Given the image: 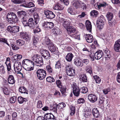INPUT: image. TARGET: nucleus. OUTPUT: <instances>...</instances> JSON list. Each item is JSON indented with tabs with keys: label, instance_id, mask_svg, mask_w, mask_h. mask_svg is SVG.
<instances>
[{
	"label": "nucleus",
	"instance_id": "1",
	"mask_svg": "<svg viewBox=\"0 0 120 120\" xmlns=\"http://www.w3.org/2000/svg\"><path fill=\"white\" fill-rule=\"evenodd\" d=\"M6 20L8 23L10 25L17 23L19 21V19L16 14L13 12H10L7 14Z\"/></svg>",
	"mask_w": 120,
	"mask_h": 120
},
{
	"label": "nucleus",
	"instance_id": "2",
	"mask_svg": "<svg viewBox=\"0 0 120 120\" xmlns=\"http://www.w3.org/2000/svg\"><path fill=\"white\" fill-rule=\"evenodd\" d=\"M22 64L23 68L26 70L30 71L33 70L34 64L30 60H24L22 61Z\"/></svg>",
	"mask_w": 120,
	"mask_h": 120
},
{
	"label": "nucleus",
	"instance_id": "3",
	"mask_svg": "<svg viewBox=\"0 0 120 120\" xmlns=\"http://www.w3.org/2000/svg\"><path fill=\"white\" fill-rule=\"evenodd\" d=\"M22 64L23 68L26 70L30 71L33 70L34 64L30 60H24L22 61Z\"/></svg>",
	"mask_w": 120,
	"mask_h": 120
},
{
	"label": "nucleus",
	"instance_id": "4",
	"mask_svg": "<svg viewBox=\"0 0 120 120\" xmlns=\"http://www.w3.org/2000/svg\"><path fill=\"white\" fill-rule=\"evenodd\" d=\"M34 64L37 66H41L43 64V59L42 57L38 54L35 55L33 56L32 58Z\"/></svg>",
	"mask_w": 120,
	"mask_h": 120
},
{
	"label": "nucleus",
	"instance_id": "5",
	"mask_svg": "<svg viewBox=\"0 0 120 120\" xmlns=\"http://www.w3.org/2000/svg\"><path fill=\"white\" fill-rule=\"evenodd\" d=\"M105 24V19L104 16L102 15L98 17L97 21V27L99 29H102L104 27Z\"/></svg>",
	"mask_w": 120,
	"mask_h": 120
},
{
	"label": "nucleus",
	"instance_id": "6",
	"mask_svg": "<svg viewBox=\"0 0 120 120\" xmlns=\"http://www.w3.org/2000/svg\"><path fill=\"white\" fill-rule=\"evenodd\" d=\"M36 74L38 78L41 80L44 79L46 75V71L42 69H38L37 71Z\"/></svg>",
	"mask_w": 120,
	"mask_h": 120
},
{
	"label": "nucleus",
	"instance_id": "7",
	"mask_svg": "<svg viewBox=\"0 0 120 120\" xmlns=\"http://www.w3.org/2000/svg\"><path fill=\"white\" fill-rule=\"evenodd\" d=\"M65 70L67 75L70 76H72L75 75V70L71 68L70 65H66Z\"/></svg>",
	"mask_w": 120,
	"mask_h": 120
},
{
	"label": "nucleus",
	"instance_id": "8",
	"mask_svg": "<svg viewBox=\"0 0 120 120\" xmlns=\"http://www.w3.org/2000/svg\"><path fill=\"white\" fill-rule=\"evenodd\" d=\"M40 52L42 56L46 59H50V55L49 52L46 49H42L40 50Z\"/></svg>",
	"mask_w": 120,
	"mask_h": 120
},
{
	"label": "nucleus",
	"instance_id": "9",
	"mask_svg": "<svg viewBox=\"0 0 120 120\" xmlns=\"http://www.w3.org/2000/svg\"><path fill=\"white\" fill-rule=\"evenodd\" d=\"M19 26H15L11 27L9 26H8L7 30L11 33H15L19 31Z\"/></svg>",
	"mask_w": 120,
	"mask_h": 120
},
{
	"label": "nucleus",
	"instance_id": "10",
	"mask_svg": "<svg viewBox=\"0 0 120 120\" xmlns=\"http://www.w3.org/2000/svg\"><path fill=\"white\" fill-rule=\"evenodd\" d=\"M44 14L47 18L52 19L55 18V15L53 12L48 10H45L44 12Z\"/></svg>",
	"mask_w": 120,
	"mask_h": 120
},
{
	"label": "nucleus",
	"instance_id": "11",
	"mask_svg": "<svg viewBox=\"0 0 120 120\" xmlns=\"http://www.w3.org/2000/svg\"><path fill=\"white\" fill-rule=\"evenodd\" d=\"M61 20V22L63 26L66 29L70 26V25L71 22V19H62Z\"/></svg>",
	"mask_w": 120,
	"mask_h": 120
},
{
	"label": "nucleus",
	"instance_id": "12",
	"mask_svg": "<svg viewBox=\"0 0 120 120\" xmlns=\"http://www.w3.org/2000/svg\"><path fill=\"white\" fill-rule=\"evenodd\" d=\"M14 70L15 72H19L22 69L21 63L18 61H15L14 63Z\"/></svg>",
	"mask_w": 120,
	"mask_h": 120
},
{
	"label": "nucleus",
	"instance_id": "13",
	"mask_svg": "<svg viewBox=\"0 0 120 120\" xmlns=\"http://www.w3.org/2000/svg\"><path fill=\"white\" fill-rule=\"evenodd\" d=\"M88 98L90 101L92 103H95L97 100L98 97L95 94H92L88 95Z\"/></svg>",
	"mask_w": 120,
	"mask_h": 120
},
{
	"label": "nucleus",
	"instance_id": "14",
	"mask_svg": "<svg viewBox=\"0 0 120 120\" xmlns=\"http://www.w3.org/2000/svg\"><path fill=\"white\" fill-rule=\"evenodd\" d=\"M42 26L45 28H47L48 29H51L53 27L54 24L52 22L44 21L43 23Z\"/></svg>",
	"mask_w": 120,
	"mask_h": 120
},
{
	"label": "nucleus",
	"instance_id": "15",
	"mask_svg": "<svg viewBox=\"0 0 120 120\" xmlns=\"http://www.w3.org/2000/svg\"><path fill=\"white\" fill-rule=\"evenodd\" d=\"M20 36L21 38H22L26 41H28L30 39V37L26 32H20Z\"/></svg>",
	"mask_w": 120,
	"mask_h": 120
},
{
	"label": "nucleus",
	"instance_id": "16",
	"mask_svg": "<svg viewBox=\"0 0 120 120\" xmlns=\"http://www.w3.org/2000/svg\"><path fill=\"white\" fill-rule=\"evenodd\" d=\"M82 4H83V2L80 0H74L72 2V5L74 6L76 9L79 8Z\"/></svg>",
	"mask_w": 120,
	"mask_h": 120
},
{
	"label": "nucleus",
	"instance_id": "17",
	"mask_svg": "<svg viewBox=\"0 0 120 120\" xmlns=\"http://www.w3.org/2000/svg\"><path fill=\"white\" fill-rule=\"evenodd\" d=\"M34 21L32 18H30L28 20L27 26L29 27L30 28L33 29L35 27Z\"/></svg>",
	"mask_w": 120,
	"mask_h": 120
},
{
	"label": "nucleus",
	"instance_id": "18",
	"mask_svg": "<svg viewBox=\"0 0 120 120\" xmlns=\"http://www.w3.org/2000/svg\"><path fill=\"white\" fill-rule=\"evenodd\" d=\"M104 54L101 50H99L96 52L94 54V57L96 59H100L103 56Z\"/></svg>",
	"mask_w": 120,
	"mask_h": 120
},
{
	"label": "nucleus",
	"instance_id": "19",
	"mask_svg": "<svg viewBox=\"0 0 120 120\" xmlns=\"http://www.w3.org/2000/svg\"><path fill=\"white\" fill-rule=\"evenodd\" d=\"M114 48L115 51L120 52V39L115 42Z\"/></svg>",
	"mask_w": 120,
	"mask_h": 120
},
{
	"label": "nucleus",
	"instance_id": "20",
	"mask_svg": "<svg viewBox=\"0 0 120 120\" xmlns=\"http://www.w3.org/2000/svg\"><path fill=\"white\" fill-rule=\"evenodd\" d=\"M73 92L75 95L78 96L80 93V89L77 87V86H73Z\"/></svg>",
	"mask_w": 120,
	"mask_h": 120
},
{
	"label": "nucleus",
	"instance_id": "21",
	"mask_svg": "<svg viewBox=\"0 0 120 120\" xmlns=\"http://www.w3.org/2000/svg\"><path fill=\"white\" fill-rule=\"evenodd\" d=\"M45 117L46 119V120H55V117L51 113L46 114Z\"/></svg>",
	"mask_w": 120,
	"mask_h": 120
},
{
	"label": "nucleus",
	"instance_id": "22",
	"mask_svg": "<svg viewBox=\"0 0 120 120\" xmlns=\"http://www.w3.org/2000/svg\"><path fill=\"white\" fill-rule=\"evenodd\" d=\"M79 80L81 82H86L87 81V79L85 74H82L79 76Z\"/></svg>",
	"mask_w": 120,
	"mask_h": 120
},
{
	"label": "nucleus",
	"instance_id": "23",
	"mask_svg": "<svg viewBox=\"0 0 120 120\" xmlns=\"http://www.w3.org/2000/svg\"><path fill=\"white\" fill-rule=\"evenodd\" d=\"M85 26L87 30L90 32L91 31L92 25L91 22L88 20L86 21L85 23Z\"/></svg>",
	"mask_w": 120,
	"mask_h": 120
},
{
	"label": "nucleus",
	"instance_id": "24",
	"mask_svg": "<svg viewBox=\"0 0 120 120\" xmlns=\"http://www.w3.org/2000/svg\"><path fill=\"white\" fill-rule=\"evenodd\" d=\"M64 6L63 5L58 3H57L55 5L54 7V10H63L64 8Z\"/></svg>",
	"mask_w": 120,
	"mask_h": 120
},
{
	"label": "nucleus",
	"instance_id": "25",
	"mask_svg": "<svg viewBox=\"0 0 120 120\" xmlns=\"http://www.w3.org/2000/svg\"><path fill=\"white\" fill-rule=\"evenodd\" d=\"M110 52V51L109 50H105L104 51L103 56H105V58H106V59L109 60L111 57Z\"/></svg>",
	"mask_w": 120,
	"mask_h": 120
},
{
	"label": "nucleus",
	"instance_id": "26",
	"mask_svg": "<svg viewBox=\"0 0 120 120\" xmlns=\"http://www.w3.org/2000/svg\"><path fill=\"white\" fill-rule=\"evenodd\" d=\"M85 38L86 41L88 43H91L93 40V37L90 34H86Z\"/></svg>",
	"mask_w": 120,
	"mask_h": 120
},
{
	"label": "nucleus",
	"instance_id": "27",
	"mask_svg": "<svg viewBox=\"0 0 120 120\" xmlns=\"http://www.w3.org/2000/svg\"><path fill=\"white\" fill-rule=\"evenodd\" d=\"M8 82L10 84H13L15 82V80L13 75H9L8 78Z\"/></svg>",
	"mask_w": 120,
	"mask_h": 120
},
{
	"label": "nucleus",
	"instance_id": "28",
	"mask_svg": "<svg viewBox=\"0 0 120 120\" xmlns=\"http://www.w3.org/2000/svg\"><path fill=\"white\" fill-rule=\"evenodd\" d=\"M73 56H74L71 53H69L66 56V59L68 61L71 62L72 61Z\"/></svg>",
	"mask_w": 120,
	"mask_h": 120
},
{
	"label": "nucleus",
	"instance_id": "29",
	"mask_svg": "<svg viewBox=\"0 0 120 120\" xmlns=\"http://www.w3.org/2000/svg\"><path fill=\"white\" fill-rule=\"evenodd\" d=\"M66 105L65 104L64 102H61L59 103L57 105H56V107H54L53 108V109L54 108L55 110V111H56L57 110V107H58V108L59 109H62L65 107Z\"/></svg>",
	"mask_w": 120,
	"mask_h": 120
},
{
	"label": "nucleus",
	"instance_id": "30",
	"mask_svg": "<svg viewBox=\"0 0 120 120\" xmlns=\"http://www.w3.org/2000/svg\"><path fill=\"white\" fill-rule=\"evenodd\" d=\"M48 48L49 50L51 52H54L55 51L56 49L53 43H51L48 46Z\"/></svg>",
	"mask_w": 120,
	"mask_h": 120
},
{
	"label": "nucleus",
	"instance_id": "31",
	"mask_svg": "<svg viewBox=\"0 0 120 120\" xmlns=\"http://www.w3.org/2000/svg\"><path fill=\"white\" fill-rule=\"evenodd\" d=\"M74 64L76 65L79 67H82L83 65L81 61L77 59L75 60Z\"/></svg>",
	"mask_w": 120,
	"mask_h": 120
},
{
	"label": "nucleus",
	"instance_id": "32",
	"mask_svg": "<svg viewBox=\"0 0 120 120\" xmlns=\"http://www.w3.org/2000/svg\"><path fill=\"white\" fill-rule=\"evenodd\" d=\"M66 29L68 32V33H73L75 31V29L74 27L70 26Z\"/></svg>",
	"mask_w": 120,
	"mask_h": 120
},
{
	"label": "nucleus",
	"instance_id": "33",
	"mask_svg": "<svg viewBox=\"0 0 120 120\" xmlns=\"http://www.w3.org/2000/svg\"><path fill=\"white\" fill-rule=\"evenodd\" d=\"M34 18L36 24H37L39 22V17L38 14L36 13H35L34 15Z\"/></svg>",
	"mask_w": 120,
	"mask_h": 120
},
{
	"label": "nucleus",
	"instance_id": "34",
	"mask_svg": "<svg viewBox=\"0 0 120 120\" xmlns=\"http://www.w3.org/2000/svg\"><path fill=\"white\" fill-rule=\"evenodd\" d=\"M52 32L55 35H58L60 32L59 29L57 27L53 28L52 30Z\"/></svg>",
	"mask_w": 120,
	"mask_h": 120
},
{
	"label": "nucleus",
	"instance_id": "35",
	"mask_svg": "<svg viewBox=\"0 0 120 120\" xmlns=\"http://www.w3.org/2000/svg\"><path fill=\"white\" fill-rule=\"evenodd\" d=\"M92 113L94 117H97L99 115V112L96 108L92 110Z\"/></svg>",
	"mask_w": 120,
	"mask_h": 120
},
{
	"label": "nucleus",
	"instance_id": "36",
	"mask_svg": "<svg viewBox=\"0 0 120 120\" xmlns=\"http://www.w3.org/2000/svg\"><path fill=\"white\" fill-rule=\"evenodd\" d=\"M19 92L21 93L28 94L27 91L26 89L24 87H21L19 88Z\"/></svg>",
	"mask_w": 120,
	"mask_h": 120
},
{
	"label": "nucleus",
	"instance_id": "37",
	"mask_svg": "<svg viewBox=\"0 0 120 120\" xmlns=\"http://www.w3.org/2000/svg\"><path fill=\"white\" fill-rule=\"evenodd\" d=\"M17 12L18 14V16L19 17H22V18L24 17V16L26 14V12L23 11H18Z\"/></svg>",
	"mask_w": 120,
	"mask_h": 120
},
{
	"label": "nucleus",
	"instance_id": "38",
	"mask_svg": "<svg viewBox=\"0 0 120 120\" xmlns=\"http://www.w3.org/2000/svg\"><path fill=\"white\" fill-rule=\"evenodd\" d=\"M19 102L20 104L22 103L24 101L26 102L27 101L26 98H24L21 97H19L18 98Z\"/></svg>",
	"mask_w": 120,
	"mask_h": 120
},
{
	"label": "nucleus",
	"instance_id": "39",
	"mask_svg": "<svg viewBox=\"0 0 120 120\" xmlns=\"http://www.w3.org/2000/svg\"><path fill=\"white\" fill-rule=\"evenodd\" d=\"M22 5L23 6L27 8H31L35 6L34 4L32 2H29L26 4H21V5Z\"/></svg>",
	"mask_w": 120,
	"mask_h": 120
},
{
	"label": "nucleus",
	"instance_id": "40",
	"mask_svg": "<svg viewBox=\"0 0 120 120\" xmlns=\"http://www.w3.org/2000/svg\"><path fill=\"white\" fill-rule=\"evenodd\" d=\"M113 14L109 12L107 13L106 15V17L108 20L113 19Z\"/></svg>",
	"mask_w": 120,
	"mask_h": 120
},
{
	"label": "nucleus",
	"instance_id": "41",
	"mask_svg": "<svg viewBox=\"0 0 120 120\" xmlns=\"http://www.w3.org/2000/svg\"><path fill=\"white\" fill-rule=\"evenodd\" d=\"M21 21L24 26H27L28 22L27 20L26 17H23L21 19Z\"/></svg>",
	"mask_w": 120,
	"mask_h": 120
},
{
	"label": "nucleus",
	"instance_id": "42",
	"mask_svg": "<svg viewBox=\"0 0 120 120\" xmlns=\"http://www.w3.org/2000/svg\"><path fill=\"white\" fill-rule=\"evenodd\" d=\"M99 3H98V4H96L94 5V6H96V5L97 6L98 8L99 9L100 8H101V7H104L105 6L106 4H107L105 2H103L102 3H99V4H98Z\"/></svg>",
	"mask_w": 120,
	"mask_h": 120
},
{
	"label": "nucleus",
	"instance_id": "43",
	"mask_svg": "<svg viewBox=\"0 0 120 120\" xmlns=\"http://www.w3.org/2000/svg\"><path fill=\"white\" fill-rule=\"evenodd\" d=\"M16 43L19 46H22L25 44V42L22 40H18L16 41Z\"/></svg>",
	"mask_w": 120,
	"mask_h": 120
},
{
	"label": "nucleus",
	"instance_id": "44",
	"mask_svg": "<svg viewBox=\"0 0 120 120\" xmlns=\"http://www.w3.org/2000/svg\"><path fill=\"white\" fill-rule=\"evenodd\" d=\"M70 108L71 110L70 114L71 115H73L75 113V109L74 106L72 105L70 106Z\"/></svg>",
	"mask_w": 120,
	"mask_h": 120
},
{
	"label": "nucleus",
	"instance_id": "45",
	"mask_svg": "<svg viewBox=\"0 0 120 120\" xmlns=\"http://www.w3.org/2000/svg\"><path fill=\"white\" fill-rule=\"evenodd\" d=\"M62 88L60 90L61 92L62 95L64 97H65L67 95L66 94L67 92H66V88L65 87H64L63 88Z\"/></svg>",
	"mask_w": 120,
	"mask_h": 120
},
{
	"label": "nucleus",
	"instance_id": "46",
	"mask_svg": "<svg viewBox=\"0 0 120 120\" xmlns=\"http://www.w3.org/2000/svg\"><path fill=\"white\" fill-rule=\"evenodd\" d=\"M0 42L4 44L5 43L8 46H10L8 42L7 39L6 38H0Z\"/></svg>",
	"mask_w": 120,
	"mask_h": 120
},
{
	"label": "nucleus",
	"instance_id": "47",
	"mask_svg": "<svg viewBox=\"0 0 120 120\" xmlns=\"http://www.w3.org/2000/svg\"><path fill=\"white\" fill-rule=\"evenodd\" d=\"M115 20L113 19L109 20L108 24L109 26L110 27H112L114 26L115 25Z\"/></svg>",
	"mask_w": 120,
	"mask_h": 120
},
{
	"label": "nucleus",
	"instance_id": "48",
	"mask_svg": "<svg viewBox=\"0 0 120 120\" xmlns=\"http://www.w3.org/2000/svg\"><path fill=\"white\" fill-rule=\"evenodd\" d=\"M61 62L60 61H57L55 64V68L56 69H58L60 71L61 70Z\"/></svg>",
	"mask_w": 120,
	"mask_h": 120
},
{
	"label": "nucleus",
	"instance_id": "49",
	"mask_svg": "<svg viewBox=\"0 0 120 120\" xmlns=\"http://www.w3.org/2000/svg\"><path fill=\"white\" fill-rule=\"evenodd\" d=\"M80 91L82 93L85 94L88 91L87 88L85 87H82L80 88Z\"/></svg>",
	"mask_w": 120,
	"mask_h": 120
},
{
	"label": "nucleus",
	"instance_id": "50",
	"mask_svg": "<svg viewBox=\"0 0 120 120\" xmlns=\"http://www.w3.org/2000/svg\"><path fill=\"white\" fill-rule=\"evenodd\" d=\"M46 80L47 81L50 82H53L55 81L54 79L51 76H49L47 77L46 78Z\"/></svg>",
	"mask_w": 120,
	"mask_h": 120
},
{
	"label": "nucleus",
	"instance_id": "51",
	"mask_svg": "<svg viewBox=\"0 0 120 120\" xmlns=\"http://www.w3.org/2000/svg\"><path fill=\"white\" fill-rule=\"evenodd\" d=\"M92 69L90 66L88 65L86 66V70L87 72L91 74L92 73Z\"/></svg>",
	"mask_w": 120,
	"mask_h": 120
},
{
	"label": "nucleus",
	"instance_id": "52",
	"mask_svg": "<svg viewBox=\"0 0 120 120\" xmlns=\"http://www.w3.org/2000/svg\"><path fill=\"white\" fill-rule=\"evenodd\" d=\"M16 96H15L11 97L10 99V102L11 103H15L16 101Z\"/></svg>",
	"mask_w": 120,
	"mask_h": 120
},
{
	"label": "nucleus",
	"instance_id": "53",
	"mask_svg": "<svg viewBox=\"0 0 120 120\" xmlns=\"http://www.w3.org/2000/svg\"><path fill=\"white\" fill-rule=\"evenodd\" d=\"M94 78L96 82L98 83H99L101 81V79L97 75L94 76Z\"/></svg>",
	"mask_w": 120,
	"mask_h": 120
},
{
	"label": "nucleus",
	"instance_id": "54",
	"mask_svg": "<svg viewBox=\"0 0 120 120\" xmlns=\"http://www.w3.org/2000/svg\"><path fill=\"white\" fill-rule=\"evenodd\" d=\"M11 1L12 2L15 4H19L23 2L22 0H11Z\"/></svg>",
	"mask_w": 120,
	"mask_h": 120
},
{
	"label": "nucleus",
	"instance_id": "55",
	"mask_svg": "<svg viewBox=\"0 0 120 120\" xmlns=\"http://www.w3.org/2000/svg\"><path fill=\"white\" fill-rule=\"evenodd\" d=\"M91 114V112H90L86 111H85L84 115L86 118H87L90 116Z\"/></svg>",
	"mask_w": 120,
	"mask_h": 120
},
{
	"label": "nucleus",
	"instance_id": "56",
	"mask_svg": "<svg viewBox=\"0 0 120 120\" xmlns=\"http://www.w3.org/2000/svg\"><path fill=\"white\" fill-rule=\"evenodd\" d=\"M46 68L47 71L49 73H52V69L50 66H47L46 67Z\"/></svg>",
	"mask_w": 120,
	"mask_h": 120
},
{
	"label": "nucleus",
	"instance_id": "57",
	"mask_svg": "<svg viewBox=\"0 0 120 120\" xmlns=\"http://www.w3.org/2000/svg\"><path fill=\"white\" fill-rule=\"evenodd\" d=\"M85 102V100L83 98H80L78 100L77 103L79 104H83Z\"/></svg>",
	"mask_w": 120,
	"mask_h": 120
},
{
	"label": "nucleus",
	"instance_id": "58",
	"mask_svg": "<svg viewBox=\"0 0 120 120\" xmlns=\"http://www.w3.org/2000/svg\"><path fill=\"white\" fill-rule=\"evenodd\" d=\"M98 12L95 10H93L92 11L90 12V15L91 16H97L98 14Z\"/></svg>",
	"mask_w": 120,
	"mask_h": 120
},
{
	"label": "nucleus",
	"instance_id": "59",
	"mask_svg": "<svg viewBox=\"0 0 120 120\" xmlns=\"http://www.w3.org/2000/svg\"><path fill=\"white\" fill-rule=\"evenodd\" d=\"M12 120H16L17 117V113L16 112L12 113Z\"/></svg>",
	"mask_w": 120,
	"mask_h": 120
},
{
	"label": "nucleus",
	"instance_id": "60",
	"mask_svg": "<svg viewBox=\"0 0 120 120\" xmlns=\"http://www.w3.org/2000/svg\"><path fill=\"white\" fill-rule=\"evenodd\" d=\"M11 46L12 48V49L13 50H17L19 49V47H18L15 44H12L11 45Z\"/></svg>",
	"mask_w": 120,
	"mask_h": 120
},
{
	"label": "nucleus",
	"instance_id": "61",
	"mask_svg": "<svg viewBox=\"0 0 120 120\" xmlns=\"http://www.w3.org/2000/svg\"><path fill=\"white\" fill-rule=\"evenodd\" d=\"M3 90L4 93L6 95H8L9 94V92L8 89L4 87L3 89Z\"/></svg>",
	"mask_w": 120,
	"mask_h": 120
},
{
	"label": "nucleus",
	"instance_id": "62",
	"mask_svg": "<svg viewBox=\"0 0 120 120\" xmlns=\"http://www.w3.org/2000/svg\"><path fill=\"white\" fill-rule=\"evenodd\" d=\"M42 106V103L41 101H39L37 103V107L39 108H41Z\"/></svg>",
	"mask_w": 120,
	"mask_h": 120
},
{
	"label": "nucleus",
	"instance_id": "63",
	"mask_svg": "<svg viewBox=\"0 0 120 120\" xmlns=\"http://www.w3.org/2000/svg\"><path fill=\"white\" fill-rule=\"evenodd\" d=\"M4 67L3 65L0 66V73L2 74H4L5 73Z\"/></svg>",
	"mask_w": 120,
	"mask_h": 120
},
{
	"label": "nucleus",
	"instance_id": "64",
	"mask_svg": "<svg viewBox=\"0 0 120 120\" xmlns=\"http://www.w3.org/2000/svg\"><path fill=\"white\" fill-rule=\"evenodd\" d=\"M56 83L57 86L59 88H61L62 86L61 85V83L60 80H58L56 81Z\"/></svg>",
	"mask_w": 120,
	"mask_h": 120
}]
</instances>
